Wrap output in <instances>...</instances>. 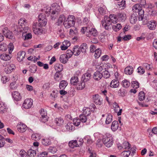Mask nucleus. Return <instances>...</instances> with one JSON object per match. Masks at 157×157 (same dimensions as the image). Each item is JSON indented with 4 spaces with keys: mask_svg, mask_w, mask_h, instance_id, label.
Instances as JSON below:
<instances>
[{
    "mask_svg": "<svg viewBox=\"0 0 157 157\" xmlns=\"http://www.w3.org/2000/svg\"><path fill=\"white\" fill-rule=\"evenodd\" d=\"M83 114L85 116H88L91 113V111L90 109L88 108H85L83 109Z\"/></svg>",
    "mask_w": 157,
    "mask_h": 157,
    "instance_id": "48",
    "label": "nucleus"
},
{
    "mask_svg": "<svg viewBox=\"0 0 157 157\" xmlns=\"http://www.w3.org/2000/svg\"><path fill=\"white\" fill-rule=\"evenodd\" d=\"M133 68L132 66H128L125 68L124 70V72L125 74L130 75L133 72Z\"/></svg>",
    "mask_w": 157,
    "mask_h": 157,
    "instance_id": "25",
    "label": "nucleus"
},
{
    "mask_svg": "<svg viewBox=\"0 0 157 157\" xmlns=\"http://www.w3.org/2000/svg\"><path fill=\"white\" fill-rule=\"evenodd\" d=\"M65 19H66V17H65V16L64 15H61L59 16V17L58 19V21L57 22V23H58V25H60V24L62 23L63 21L64 22V21H65Z\"/></svg>",
    "mask_w": 157,
    "mask_h": 157,
    "instance_id": "41",
    "label": "nucleus"
},
{
    "mask_svg": "<svg viewBox=\"0 0 157 157\" xmlns=\"http://www.w3.org/2000/svg\"><path fill=\"white\" fill-rule=\"evenodd\" d=\"M55 122L57 125L60 126L63 124L64 123V121L63 118L60 117L56 118Z\"/></svg>",
    "mask_w": 157,
    "mask_h": 157,
    "instance_id": "31",
    "label": "nucleus"
},
{
    "mask_svg": "<svg viewBox=\"0 0 157 157\" xmlns=\"http://www.w3.org/2000/svg\"><path fill=\"white\" fill-rule=\"evenodd\" d=\"M138 15L136 13H133L132 14L130 17V23L132 24H135L137 21V17Z\"/></svg>",
    "mask_w": 157,
    "mask_h": 157,
    "instance_id": "19",
    "label": "nucleus"
},
{
    "mask_svg": "<svg viewBox=\"0 0 157 157\" xmlns=\"http://www.w3.org/2000/svg\"><path fill=\"white\" fill-rule=\"evenodd\" d=\"M12 95L14 100L17 101L20 100L21 98L20 94L17 91H13Z\"/></svg>",
    "mask_w": 157,
    "mask_h": 157,
    "instance_id": "11",
    "label": "nucleus"
},
{
    "mask_svg": "<svg viewBox=\"0 0 157 157\" xmlns=\"http://www.w3.org/2000/svg\"><path fill=\"white\" fill-rule=\"evenodd\" d=\"M102 141L105 146L108 147H111L113 143L112 137L108 134H106L103 136Z\"/></svg>",
    "mask_w": 157,
    "mask_h": 157,
    "instance_id": "1",
    "label": "nucleus"
},
{
    "mask_svg": "<svg viewBox=\"0 0 157 157\" xmlns=\"http://www.w3.org/2000/svg\"><path fill=\"white\" fill-rule=\"evenodd\" d=\"M75 22V17L73 15H69L67 20L63 22L65 28H69L74 26Z\"/></svg>",
    "mask_w": 157,
    "mask_h": 157,
    "instance_id": "2",
    "label": "nucleus"
},
{
    "mask_svg": "<svg viewBox=\"0 0 157 157\" xmlns=\"http://www.w3.org/2000/svg\"><path fill=\"white\" fill-rule=\"evenodd\" d=\"M87 33L88 34H86V35L89 37H90L91 36H96L98 35V33L97 30L95 28L90 29L89 28Z\"/></svg>",
    "mask_w": 157,
    "mask_h": 157,
    "instance_id": "10",
    "label": "nucleus"
},
{
    "mask_svg": "<svg viewBox=\"0 0 157 157\" xmlns=\"http://www.w3.org/2000/svg\"><path fill=\"white\" fill-rule=\"evenodd\" d=\"M89 17H85L83 20V23L84 25H86L88 27L92 25V23L89 20Z\"/></svg>",
    "mask_w": 157,
    "mask_h": 157,
    "instance_id": "28",
    "label": "nucleus"
},
{
    "mask_svg": "<svg viewBox=\"0 0 157 157\" xmlns=\"http://www.w3.org/2000/svg\"><path fill=\"white\" fill-rule=\"evenodd\" d=\"M52 15L58 14V12L60 11V7L57 3H53L52 5Z\"/></svg>",
    "mask_w": 157,
    "mask_h": 157,
    "instance_id": "9",
    "label": "nucleus"
},
{
    "mask_svg": "<svg viewBox=\"0 0 157 157\" xmlns=\"http://www.w3.org/2000/svg\"><path fill=\"white\" fill-rule=\"evenodd\" d=\"M112 22L107 16H105L104 19L101 20V24L106 30H109L111 29Z\"/></svg>",
    "mask_w": 157,
    "mask_h": 157,
    "instance_id": "3",
    "label": "nucleus"
},
{
    "mask_svg": "<svg viewBox=\"0 0 157 157\" xmlns=\"http://www.w3.org/2000/svg\"><path fill=\"white\" fill-rule=\"evenodd\" d=\"M131 86L134 89H137L139 87V83L137 81H133L132 82Z\"/></svg>",
    "mask_w": 157,
    "mask_h": 157,
    "instance_id": "51",
    "label": "nucleus"
},
{
    "mask_svg": "<svg viewBox=\"0 0 157 157\" xmlns=\"http://www.w3.org/2000/svg\"><path fill=\"white\" fill-rule=\"evenodd\" d=\"M25 53L23 51H21L18 53L17 59L18 61L21 62L23 60V59L25 57Z\"/></svg>",
    "mask_w": 157,
    "mask_h": 157,
    "instance_id": "20",
    "label": "nucleus"
},
{
    "mask_svg": "<svg viewBox=\"0 0 157 157\" xmlns=\"http://www.w3.org/2000/svg\"><path fill=\"white\" fill-rule=\"evenodd\" d=\"M73 124L76 126H78L81 123V122L79 119L77 118L74 119L73 121Z\"/></svg>",
    "mask_w": 157,
    "mask_h": 157,
    "instance_id": "61",
    "label": "nucleus"
},
{
    "mask_svg": "<svg viewBox=\"0 0 157 157\" xmlns=\"http://www.w3.org/2000/svg\"><path fill=\"white\" fill-rule=\"evenodd\" d=\"M26 21L24 18L20 19L18 21L19 28H20L21 26H22L27 24Z\"/></svg>",
    "mask_w": 157,
    "mask_h": 157,
    "instance_id": "38",
    "label": "nucleus"
},
{
    "mask_svg": "<svg viewBox=\"0 0 157 157\" xmlns=\"http://www.w3.org/2000/svg\"><path fill=\"white\" fill-rule=\"evenodd\" d=\"M0 57L2 60L4 61H7L11 59V57L9 54L5 53H3L1 55Z\"/></svg>",
    "mask_w": 157,
    "mask_h": 157,
    "instance_id": "27",
    "label": "nucleus"
},
{
    "mask_svg": "<svg viewBox=\"0 0 157 157\" xmlns=\"http://www.w3.org/2000/svg\"><path fill=\"white\" fill-rule=\"evenodd\" d=\"M66 56H67L68 57L70 58L71 57L73 54H74L73 50H68L66 52Z\"/></svg>",
    "mask_w": 157,
    "mask_h": 157,
    "instance_id": "64",
    "label": "nucleus"
},
{
    "mask_svg": "<svg viewBox=\"0 0 157 157\" xmlns=\"http://www.w3.org/2000/svg\"><path fill=\"white\" fill-rule=\"evenodd\" d=\"M68 58L67 56L66 55L62 54L60 56L59 59L61 63H65L68 61Z\"/></svg>",
    "mask_w": 157,
    "mask_h": 157,
    "instance_id": "29",
    "label": "nucleus"
},
{
    "mask_svg": "<svg viewBox=\"0 0 157 157\" xmlns=\"http://www.w3.org/2000/svg\"><path fill=\"white\" fill-rule=\"evenodd\" d=\"M41 143L43 145L45 146H48L51 144L50 140L48 138L42 139Z\"/></svg>",
    "mask_w": 157,
    "mask_h": 157,
    "instance_id": "35",
    "label": "nucleus"
},
{
    "mask_svg": "<svg viewBox=\"0 0 157 157\" xmlns=\"http://www.w3.org/2000/svg\"><path fill=\"white\" fill-rule=\"evenodd\" d=\"M67 83L66 81L62 80L59 83V87L61 89H64L67 85Z\"/></svg>",
    "mask_w": 157,
    "mask_h": 157,
    "instance_id": "34",
    "label": "nucleus"
},
{
    "mask_svg": "<svg viewBox=\"0 0 157 157\" xmlns=\"http://www.w3.org/2000/svg\"><path fill=\"white\" fill-rule=\"evenodd\" d=\"M93 98L94 103L96 104L100 105L101 104L102 100L101 98H100L99 95L95 94L94 95Z\"/></svg>",
    "mask_w": 157,
    "mask_h": 157,
    "instance_id": "14",
    "label": "nucleus"
},
{
    "mask_svg": "<svg viewBox=\"0 0 157 157\" xmlns=\"http://www.w3.org/2000/svg\"><path fill=\"white\" fill-rule=\"evenodd\" d=\"M3 33L6 37L10 39H14V36L12 32L8 30L7 28H5L3 30Z\"/></svg>",
    "mask_w": 157,
    "mask_h": 157,
    "instance_id": "8",
    "label": "nucleus"
},
{
    "mask_svg": "<svg viewBox=\"0 0 157 157\" xmlns=\"http://www.w3.org/2000/svg\"><path fill=\"white\" fill-rule=\"evenodd\" d=\"M29 71L32 73H35L37 71V67L35 65H33L29 67Z\"/></svg>",
    "mask_w": 157,
    "mask_h": 157,
    "instance_id": "55",
    "label": "nucleus"
},
{
    "mask_svg": "<svg viewBox=\"0 0 157 157\" xmlns=\"http://www.w3.org/2000/svg\"><path fill=\"white\" fill-rule=\"evenodd\" d=\"M125 90L123 88H121L118 91V94L120 96H124L125 95Z\"/></svg>",
    "mask_w": 157,
    "mask_h": 157,
    "instance_id": "63",
    "label": "nucleus"
},
{
    "mask_svg": "<svg viewBox=\"0 0 157 157\" xmlns=\"http://www.w3.org/2000/svg\"><path fill=\"white\" fill-rule=\"evenodd\" d=\"M5 144V138L3 136L0 135V148L3 147Z\"/></svg>",
    "mask_w": 157,
    "mask_h": 157,
    "instance_id": "53",
    "label": "nucleus"
},
{
    "mask_svg": "<svg viewBox=\"0 0 157 157\" xmlns=\"http://www.w3.org/2000/svg\"><path fill=\"white\" fill-rule=\"evenodd\" d=\"M113 120V116L110 114H108L107 117L106 118L105 121V123L106 124H110Z\"/></svg>",
    "mask_w": 157,
    "mask_h": 157,
    "instance_id": "43",
    "label": "nucleus"
},
{
    "mask_svg": "<svg viewBox=\"0 0 157 157\" xmlns=\"http://www.w3.org/2000/svg\"><path fill=\"white\" fill-rule=\"evenodd\" d=\"M118 122L114 121L112 122L111 126V128L113 131H115L118 128Z\"/></svg>",
    "mask_w": 157,
    "mask_h": 157,
    "instance_id": "26",
    "label": "nucleus"
},
{
    "mask_svg": "<svg viewBox=\"0 0 157 157\" xmlns=\"http://www.w3.org/2000/svg\"><path fill=\"white\" fill-rule=\"evenodd\" d=\"M91 75L90 73H86L84 74L82 77V81L87 82L91 78Z\"/></svg>",
    "mask_w": 157,
    "mask_h": 157,
    "instance_id": "16",
    "label": "nucleus"
},
{
    "mask_svg": "<svg viewBox=\"0 0 157 157\" xmlns=\"http://www.w3.org/2000/svg\"><path fill=\"white\" fill-rule=\"evenodd\" d=\"M73 52L75 56H78L81 53L80 47L78 45L75 46L73 48Z\"/></svg>",
    "mask_w": 157,
    "mask_h": 157,
    "instance_id": "22",
    "label": "nucleus"
},
{
    "mask_svg": "<svg viewBox=\"0 0 157 157\" xmlns=\"http://www.w3.org/2000/svg\"><path fill=\"white\" fill-rule=\"evenodd\" d=\"M17 128L18 131L21 132H23L25 131L27 129V126L24 124L20 123L17 126Z\"/></svg>",
    "mask_w": 157,
    "mask_h": 157,
    "instance_id": "17",
    "label": "nucleus"
},
{
    "mask_svg": "<svg viewBox=\"0 0 157 157\" xmlns=\"http://www.w3.org/2000/svg\"><path fill=\"white\" fill-rule=\"evenodd\" d=\"M103 77L105 78H107L110 77V75L109 72L108 71L105 70L102 73Z\"/></svg>",
    "mask_w": 157,
    "mask_h": 157,
    "instance_id": "56",
    "label": "nucleus"
},
{
    "mask_svg": "<svg viewBox=\"0 0 157 157\" xmlns=\"http://www.w3.org/2000/svg\"><path fill=\"white\" fill-rule=\"evenodd\" d=\"M33 29L34 33L37 35H41L43 33V29L39 25L37 22H34L33 26Z\"/></svg>",
    "mask_w": 157,
    "mask_h": 157,
    "instance_id": "4",
    "label": "nucleus"
},
{
    "mask_svg": "<svg viewBox=\"0 0 157 157\" xmlns=\"http://www.w3.org/2000/svg\"><path fill=\"white\" fill-rule=\"evenodd\" d=\"M41 137L40 135L37 133L33 134L32 135V138L35 140H39L40 139Z\"/></svg>",
    "mask_w": 157,
    "mask_h": 157,
    "instance_id": "47",
    "label": "nucleus"
},
{
    "mask_svg": "<svg viewBox=\"0 0 157 157\" xmlns=\"http://www.w3.org/2000/svg\"><path fill=\"white\" fill-rule=\"evenodd\" d=\"M84 140H87V142L88 144H91L93 143V141L89 136H87L84 138Z\"/></svg>",
    "mask_w": 157,
    "mask_h": 157,
    "instance_id": "62",
    "label": "nucleus"
},
{
    "mask_svg": "<svg viewBox=\"0 0 157 157\" xmlns=\"http://www.w3.org/2000/svg\"><path fill=\"white\" fill-rule=\"evenodd\" d=\"M67 130L68 131H71L74 130L75 127L73 125L72 123L69 122L67 125L65 126Z\"/></svg>",
    "mask_w": 157,
    "mask_h": 157,
    "instance_id": "30",
    "label": "nucleus"
},
{
    "mask_svg": "<svg viewBox=\"0 0 157 157\" xmlns=\"http://www.w3.org/2000/svg\"><path fill=\"white\" fill-rule=\"evenodd\" d=\"M19 154L22 157H28V153L24 150H21Z\"/></svg>",
    "mask_w": 157,
    "mask_h": 157,
    "instance_id": "60",
    "label": "nucleus"
},
{
    "mask_svg": "<svg viewBox=\"0 0 157 157\" xmlns=\"http://www.w3.org/2000/svg\"><path fill=\"white\" fill-rule=\"evenodd\" d=\"M27 24L22 26H21L20 28H19L20 30L19 31L20 32L24 33H26L28 30V27L26 26Z\"/></svg>",
    "mask_w": 157,
    "mask_h": 157,
    "instance_id": "50",
    "label": "nucleus"
},
{
    "mask_svg": "<svg viewBox=\"0 0 157 157\" xmlns=\"http://www.w3.org/2000/svg\"><path fill=\"white\" fill-rule=\"evenodd\" d=\"M8 48V45L7 44L2 43L0 44V50L2 51H5Z\"/></svg>",
    "mask_w": 157,
    "mask_h": 157,
    "instance_id": "44",
    "label": "nucleus"
},
{
    "mask_svg": "<svg viewBox=\"0 0 157 157\" xmlns=\"http://www.w3.org/2000/svg\"><path fill=\"white\" fill-rule=\"evenodd\" d=\"M6 106L5 104L3 103H0V113H4L6 111Z\"/></svg>",
    "mask_w": 157,
    "mask_h": 157,
    "instance_id": "49",
    "label": "nucleus"
},
{
    "mask_svg": "<svg viewBox=\"0 0 157 157\" xmlns=\"http://www.w3.org/2000/svg\"><path fill=\"white\" fill-rule=\"evenodd\" d=\"M145 94L143 91H140L139 93V99L140 100L142 101L144 100L145 97Z\"/></svg>",
    "mask_w": 157,
    "mask_h": 157,
    "instance_id": "54",
    "label": "nucleus"
},
{
    "mask_svg": "<svg viewBox=\"0 0 157 157\" xmlns=\"http://www.w3.org/2000/svg\"><path fill=\"white\" fill-rule=\"evenodd\" d=\"M15 68V65L13 64L7 65L5 69V71L7 74L10 73Z\"/></svg>",
    "mask_w": 157,
    "mask_h": 157,
    "instance_id": "15",
    "label": "nucleus"
},
{
    "mask_svg": "<svg viewBox=\"0 0 157 157\" xmlns=\"http://www.w3.org/2000/svg\"><path fill=\"white\" fill-rule=\"evenodd\" d=\"M123 148L125 149L128 150L131 148V145L129 143L126 141H125L123 144Z\"/></svg>",
    "mask_w": 157,
    "mask_h": 157,
    "instance_id": "52",
    "label": "nucleus"
},
{
    "mask_svg": "<svg viewBox=\"0 0 157 157\" xmlns=\"http://www.w3.org/2000/svg\"><path fill=\"white\" fill-rule=\"evenodd\" d=\"M87 48V44L86 43H84L82 44L80 47L81 52L83 53H86Z\"/></svg>",
    "mask_w": 157,
    "mask_h": 157,
    "instance_id": "33",
    "label": "nucleus"
},
{
    "mask_svg": "<svg viewBox=\"0 0 157 157\" xmlns=\"http://www.w3.org/2000/svg\"><path fill=\"white\" fill-rule=\"evenodd\" d=\"M103 77L102 73L100 71H97L94 72L93 75V78L96 81H99Z\"/></svg>",
    "mask_w": 157,
    "mask_h": 157,
    "instance_id": "12",
    "label": "nucleus"
},
{
    "mask_svg": "<svg viewBox=\"0 0 157 157\" xmlns=\"http://www.w3.org/2000/svg\"><path fill=\"white\" fill-rule=\"evenodd\" d=\"M119 82L118 79H113L110 83V86L113 88L118 87L119 86Z\"/></svg>",
    "mask_w": 157,
    "mask_h": 157,
    "instance_id": "21",
    "label": "nucleus"
},
{
    "mask_svg": "<svg viewBox=\"0 0 157 157\" xmlns=\"http://www.w3.org/2000/svg\"><path fill=\"white\" fill-rule=\"evenodd\" d=\"M33 100L31 99H26L24 101L23 107L25 109H28L31 107L33 105Z\"/></svg>",
    "mask_w": 157,
    "mask_h": 157,
    "instance_id": "7",
    "label": "nucleus"
},
{
    "mask_svg": "<svg viewBox=\"0 0 157 157\" xmlns=\"http://www.w3.org/2000/svg\"><path fill=\"white\" fill-rule=\"evenodd\" d=\"M141 9V7L139 4H136L132 7V10L135 13H137Z\"/></svg>",
    "mask_w": 157,
    "mask_h": 157,
    "instance_id": "39",
    "label": "nucleus"
},
{
    "mask_svg": "<svg viewBox=\"0 0 157 157\" xmlns=\"http://www.w3.org/2000/svg\"><path fill=\"white\" fill-rule=\"evenodd\" d=\"M121 28V26L120 24H117L116 25L112 26V29L115 31L117 32Z\"/></svg>",
    "mask_w": 157,
    "mask_h": 157,
    "instance_id": "42",
    "label": "nucleus"
},
{
    "mask_svg": "<svg viewBox=\"0 0 157 157\" xmlns=\"http://www.w3.org/2000/svg\"><path fill=\"white\" fill-rule=\"evenodd\" d=\"M69 146L71 148H74L75 147L78 146L77 144V140H73L70 141L68 144Z\"/></svg>",
    "mask_w": 157,
    "mask_h": 157,
    "instance_id": "32",
    "label": "nucleus"
},
{
    "mask_svg": "<svg viewBox=\"0 0 157 157\" xmlns=\"http://www.w3.org/2000/svg\"><path fill=\"white\" fill-rule=\"evenodd\" d=\"M32 37V35L30 33H27L25 35H22V38L25 40L31 39Z\"/></svg>",
    "mask_w": 157,
    "mask_h": 157,
    "instance_id": "57",
    "label": "nucleus"
},
{
    "mask_svg": "<svg viewBox=\"0 0 157 157\" xmlns=\"http://www.w3.org/2000/svg\"><path fill=\"white\" fill-rule=\"evenodd\" d=\"M117 20L119 21L123 22L125 21L126 18L125 14L124 13H119L117 14Z\"/></svg>",
    "mask_w": 157,
    "mask_h": 157,
    "instance_id": "18",
    "label": "nucleus"
},
{
    "mask_svg": "<svg viewBox=\"0 0 157 157\" xmlns=\"http://www.w3.org/2000/svg\"><path fill=\"white\" fill-rule=\"evenodd\" d=\"M28 156L29 157H34L36 154V151L32 149H29L27 152Z\"/></svg>",
    "mask_w": 157,
    "mask_h": 157,
    "instance_id": "36",
    "label": "nucleus"
},
{
    "mask_svg": "<svg viewBox=\"0 0 157 157\" xmlns=\"http://www.w3.org/2000/svg\"><path fill=\"white\" fill-rule=\"evenodd\" d=\"M94 56L96 58H98L101 55V51L100 48H98L95 50Z\"/></svg>",
    "mask_w": 157,
    "mask_h": 157,
    "instance_id": "40",
    "label": "nucleus"
},
{
    "mask_svg": "<svg viewBox=\"0 0 157 157\" xmlns=\"http://www.w3.org/2000/svg\"><path fill=\"white\" fill-rule=\"evenodd\" d=\"M39 22L37 23L40 26L42 27L45 26L47 23V20L45 15L42 14H40L38 16Z\"/></svg>",
    "mask_w": 157,
    "mask_h": 157,
    "instance_id": "5",
    "label": "nucleus"
},
{
    "mask_svg": "<svg viewBox=\"0 0 157 157\" xmlns=\"http://www.w3.org/2000/svg\"><path fill=\"white\" fill-rule=\"evenodd\" d=\"M85 82L82 81L80 82L79 83L77 87V89L78 90H82L85 86Z\"/></svg>",
    "mask_w": 157,
    "mask_h": 157,
    "instance_id": "37",
    "label": "nucleus"
},
{
    "mask_svg": "<svg viewBox=\"0 0 157 157\" xmlns=\"http://www.w3.org/2000/svg\"><path fill=\"white\" fill-rule=\"evenodd\" d=\"M117 4L120 9H124L126 6V1L125 0H122L121 1H119L117 2Z\"/></svg>",
    "mask_w": 157,
    "mask_h": 157,
    "instance_id": "24",
    "label": "nucleus"
},
{
    "mask_svg": "<svg viewBox=\"0 0 157 157\" xmlns=\"http://www.w3.org/2000/svg\"><path fill=\"white\" fill-rule=\"evenodd\" d=\"M147 26L150 30H153L155 29L156 26V23L155 21L151 20L147 23Z\"/></svg>",
    "mask_w": 157,
    "mask_h": 157,
    "instance_id": "13",
    "label": "nucleus"
},
{
    "mask_svg": "<svg viewBox=\"0 0 157 157\" xmlns=\"http://www.w3.org/2000/svg\"><path fill=\"white\" fill-rule=\"evenodd\" d=\"M55 68L57 71L61 72L63 69V66L62 64H57L55 65Z\"/></svg>",
    "mask_w": 157,
    "mask_h": 157,
    "instance_id": "45",
    "label": "nucleus"
},
{
    "mask_svg": "<svg viewBox=\"0 0 157 157\" xmlns=\"http://www.w3.org/2000/svg\"><path fill=\"white\" fill-rule=\"evenodd\" d=\"M79 120L80 122L82 123H85L87 120V118L86 116H85L83 114H81L79 116Z\"/></svg>",
    "mask_w": 157,
    "mask_h": 157,
    "instance_id": "46",
    "label": "nucleus"
},
{
    "mask_svg": "<svg viewBox=\"0 0 157 157\" xmlns=\"http://www.w3.org/2000/svg\"><path fill=\"white\" fill-rule=\"evenodd\" d=\"M122 84L124 87L125 88L128 87L130 85V83L126 80H123L122 82Z\"/></svg>",
    "mask_w": 157,
    "mask_h": 157,
    "instance_id": "58",
    "label": "nucleus"
},
{
    "mask_svg": "<svg viewBox=\"0 0 157 157\" xmlns=\"http://www.w3.org/2000/svg\"><path fill=\"white\" fill-rule=\"evenodd\" d=\"M81 74L80 71H77L74 76L72 77L70 80L71 83L73 85H75L77 84L78 82V77L79 74Z\"/></svg>",
    "mask_w": 157,
    "mask_h": 157,
    "instance_id": "6",
    "label": "nucleus"
},
{
    "mask_svg": "<svg viewBox=\"0 0 157 157\" xmlns=\"http://www.w3.org/2000/svg\"><path fill=\"white\" fill-rule=\"evenodd\" d=\"M144 11L141 9L138 12L139 14V20H142V17L144 16Z\"/></svg>",
    "mask_w": 157,
    "mask_h": 157,
    "instance_id": "59",
    "label": "nucleus"
},
{
    "mask_svg": "<svg viewBox=\"0 0 157 157\" xmlns=\"http://www.w3.org/2000/svg\"><path fill=\"white\" fill-rule=\"evenodd\" d=\"M108 18L111 21L113 24H115L117 23V15L114 14H110Z\"/></svg>",
    "mask_w": 157,
    "mask_h": 157,
    "instance_id": "23",
    "label": "nucleus"
}]
</instances>
